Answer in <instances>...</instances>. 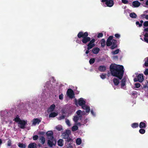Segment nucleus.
Returning a JSON list of instances; mask_svg holds the SVG:
<instances>
[{
  "label": "nucleus",
  "mask_w": 148,
  "mask_h": 148,
  "mask_svg": "<svg viewBox=\"0 0 148 148\" xmlns=\"http://www.w3.org/2000/svg\"><path fill=\"white\" fill-rule=\"evenodd\" d=\"M123 66L115 64H112L110 66V70L111 75L119 79H121L123 75Z\"/></svg>",
  "instance_id": "f257e3e1"
},
{
  "label": "nucleus",
  "mask_w": 148,
  "mask_h": 148,
  "mask_svg": "<svg viewBox=\"0 0 148 148\" xmlns=\"http://www.w3.org/2000/svg\"><path fill=\"white\" fill-rule=\"evenodd\" d=\"M113 37L112 36H109L107 39L106 42V46L107 47L110 46V49L112 50L117 48L118 47L117 40L113 39Z\"/></svg>",
  "instance_id": "f03ea898"
},
{
  "label": "nucleus",
  "mask_w": 148,
  "mask_h": 148,
  "mask_svg": "<svg viewBox=\"0 0 148 148\" xmlns=\"http://www.w3.org/2000/svg\"><path fill=\"white\" fill-rule=\"evenodd\" d=\"M88 34L87 32L84 33L82 32H80L77 34V36L79 38H82V42L83 44H86L91 39L90 37H88Z\"/></svg>",
  "instance_id": "7ed1b4c3"
},
{
  "label": "nucleus",
  "mask_w": 148,
  "mask_h": 148,
  "mask_svg": "<svg viewBox=\"0 0 148 148\" xmlns=\"http://www.w3.org/2000/svg\"><path fill=\"white\" fill-rule=\"evenodd\" d=\"M136 77V78L134 79V82L138 81L140 82H142L144 79L143 75V74H140Z\"/></svg>",
  "instance_id": "20e7f679"
},
{
  "label": "nucleus",
  "mask_w": 148,
  "mask_h": 148,
  "mask_svg": "<svg viewBox=\"0 0 148 148\" xmlns=\"http://www.w3.org/2000/svg\"><path fill=\"white\" fill-rule=\"evenodd\" d=\"M95 41V39L94 38H93L89 41V43L87 45V49H90L95 46V44L94 43Z\"/></svg>",
  "instance_id": "39448f33"
},
{
  "label": "nucleus",
  "mask_w": 148,
  "mask_h": 148,
  "mask_svg": "<svg viewBox=\"0 0 148 148\" xmlns=\"http://www.w3.org/2000/svg\"><path fill=\"white\" fill-rule=\"evenodd\" d=\"M67 96L70 98L72 99L74 97L75 94L73 90L71 88H69L66 92Z\"/></svg>",
  "instance_id": "423d86ee"
},
{
  "label": "nucleus",
  "mask_w": 148,
  "mask_h": 148,
  "mask_svg": "<svg viewBox=\"0 0 148 148\" xmlns=\"http://www.w3.org/2000/svg\"><path fill=\"white\" fill-rule=\"evenodd\" d=\"M27 122L24 120H21L18 123V124L20 125H18V126L20 128L24 129L25 128V126L27 124Z\"/></svg>",
  "instance_id": "0eeeda50"
},
{
  "label": "nucleus",
  "mask_w": 148,
  "mask_h": 148,
  "mask_svg": "<svg viewBox=\"0 0 148 148\" xmlns=\"http://www.w3.org/2000/svg\"><path fill=\"white\" fill-rule=\"evenodd\" d=\"M71 134V131L69 130H66L65 132L62 134L63 138L64 139H66L68 138L70 134Z\"/></svg>",
  "instance_id": "6e6552de"
},
{
  "label": "nucleus",
  "mask_w": 148,
  "mask_h": 148,
  "mask_svg": "<svg viewBox=\"0 0 148 148\" xmlns=\"http://www.w3.org/2000/svg\"><path fill=\"white\" fill-rule=\"evenodd\" d=\"M46 134L48 139L51 140H52L54 138L53 136V133L52 131H48L46 133Z\"/></svg>",
  "instance_id": "1a4fd4ad"
},
{
  "label": "nucleus",
  "mask_w": 148,
  "mask_h": 148,
  "mask_svg": "<svg viewBox=\"0 0 148 148\" xmlns=\"http://www.w3.org/2000/svg\"><path fill=\"white\" fill-rule=\"evenodd\" d=\"M105 4L107 6L111 7L113 5L114 3L112 0H108Z\"/></svg>",
  "instance_id": "9d476101"
},
{
  "label": "nucleus",
  "mask_w": 148,
  "mask_h": 148,
  "mask_svg": "<svg viewBox=\"0 0 148 148\" xmlns=\"http://www.w3.org/2000/svg\"><path fill=\"white\" fill-rule=\"evenodd\" d=\"M41 120L38 118H35L32 120V125H36L37 124H38L40 122Z\"/></svg>",
  "instance_id": "9b49d317"
},
{
  "label": "nucleus",
  "mask_w": 148,
  "mask_h": 148,
  "mask_svg": "<svg viewBox=\"0 0 148 148\" xmlns=\"http://www.w3.org/2000/svg\"><path fill=\"white\" fill-rule=\"evenodd\" d=\"M51 140H48L47 141V144L49 145V146L50 147H52L53 146L55 145V144L54 143V141H55L56 143V141L53 138V139L51 141Z\"/></svg>",
  "instance_id": "f8f14e48"
},
{
  "label": "nucleus",
  "mask_w": 148,
  "mask_h": 148,
  "mask_svg": "<svg viewBox=\"0 0 148 148\" xmlns=\"http://www.w3.org/2000/svg\"><path fill=\"white\" fill-rule=\"evenodd\" d=\"M78 104L80 106L84 105L86 103V101L84 100L83 98H80L78 100Z\"/></svg>",
  "instance_id": "ddd939ff"
},
{
  "label": "nucleus",
  "mask_w": 148,
  "mask_h": 148,
  "mask_svg": "<svg viewBox=\"0 0 148 148\" xmlns=\"http://www.w3.org/2000/svg\"><path fill=\"white\" fill-rule=\"evenodd\" d=\"M132 5L134 7H138L140 5V3L137 1H134L132 2Z\"/></svg>",
  "instance_id": "4468645a"
},
{
  "label": "nucleus",
  "mask_w": 148,
  "mask_h": 148,
  "mask_svg": "<svg viewBox=\"0 0 148 148\" xmlns=\"http://www.w3.org/2000/svg\"><path fill=\"white\" fill-rule=\"evenodd\" d=\"M100 51V49L98 47L94 48L92 50V52L95 54H97Z\"/></svg>",
  "instance_id": "2eb2a0df"
},
{
  "label": "nucleus",
  "mask_w": 148,
  "mask_h": 148,
  "mask_svg": "<svg viewBox=\"0 0 148 148\" xmlns=\"http://www.w3.org/2000/svg\"><path fill=\"white\" fill-rule=\"evenodd\" d=\"M55 105L54 104H52L48 109V112H52L53 111L55 108Z\"/></svg>",
  "instance_id": "dca6fc26"
},
{
  "label": "nucleus",
  "mask_w": 148,
  "mask_h": 148,
  "mask_svg": "<svg viewBox=\"0 0 148 148\" xmlns=\"http://www.w3.org/2000/svg\"><path fill=\"white\" fill-rule=\"evenodd\" d=\"M98 69L101 72H104L106 70V67L104 66H99Z\"/></svg>",
  "instance_id": "f3484780"
},
{
  "label": "nucleus",
  "mask_w": 148,
  "mask_h": 148,
  "mask_svg": "<svg viewBox=\"0 0 148 148\" xmlns=\"http://www.w3.org/2000/svg\"><path fill=\"white\" fill-rule=\"evenodd\" d=\"M37 145L34 143H30L28 146V148H36Z\"/></svg>",
  "instance_id": "a211bd4d"
},
{
  "label": "nucleus",
  "mask_w": 148,
  "mask_h": 148,
  "mask_svg": "<svg viewBox=\"0 0 148 148\" xmlns=\"http://www.w3.org/2000/svg\"><path fill=\"white\" fill-rule=\"evenodd\" d=\"M113 81L115 86H117L119 85V79L116 78H114L113 79Z\"/></svg>",
  "instance_id": "6ab92c4d"
},
{
  "label": "nucleus",
  "mask_w": 148,
  "mask_h": 148,
  "mask_svg": "<svg viewBox=\"0 0 148 148\" xmlns=\"http://www.w3.org/2000/svg\"><path fill=\"white\" fill-rule=\"evenodd\" d=\"M40 143L42 144H44L45 141V138L43 136H41L40 137Z\"/></svg>",
  "instance_id": "aec40b11"
},
{
  "label": "nucleus",
  "mask_w": 148,
  "mask_h": 148,
  "mask_svg": "<svg viewBox=\"0 0 148 148\" xmlns=\"http://www.w3.org/2000/svg\"><path fill=\"white\" fill-rule=\"evenodd\" d=\"M58 114L57 113L55 112H52L49 115V118L54 117Z\"/></svg>",
  "instance_id": "412c9836"
},
{
  "label": "nucleus",
  "mask_w": 148,
  "mask_h": 148,
  "mask_svg": "<svg viewBox=\"0 0 148 148\" xmlns=\"http://www.w3.org/2000/svg\"><path fill=\"white\" fill-rule=\"evenodd\" d=\"M126 82V79L125 78H123L121 80V88H122L125 85Z\"/></svg>",
  "instance_id": "4be33fe9"
},
{
  "label": "nucleus",
  "mask_w": 148,
  "mask_h": 148,
  "mask_svg": "<svg viewBox=\"0 0 148 148\" xmlns=\"http://www.w3.org/2000/svg\"><path fill=\"white\" fill-rule=\"evenodd\" d=\"M146 127L145 124L143 122H141L139 124V127L141 128H145Z\"/></svg>",
  "instance_id": "5701e85b"
},
{
  "label": "nucleus",
  "mask_w": 148,
  "mask_h": 148,
  "mask_svg": "<svg viewBox=\"0 0 148 148\" xmlns=\"http://www.w3.org/2000/svg\"><path fill=\"white\" fill-rule=\"evenodd\" d=\"M80 118H81L77 115L75 116H74L73 120L75 123H76Z\"/></svg>",
  "instance_id": "b1692460"
},
{
  "label": "nucleus",
  "mask_w": 148,
  "mask_h": 148,
  "mask_svg": "<svg viewBox=\"0 0 148 148\" xmlns=\"http://www.w3.org/2000/svg\"><path fill=\"white\" fill-rule=\"evenodd\" d=\"M105 40L103 38L101 40V45L103 48L105 46Z\"/></svg>",
  "instance_id": "393cba45"
},
{
  "label": "nucleus",
  "mask_w": 148,
  "mask_h": 148,
  "mask_svg": "<svg viewBox=\"0 0 148 148\" xmlns=\"http://www.w3.org/2000/svg\"><path fill=\"white\" fill-rule=\"evenodd\" d=\"M18 146L21 148H25L26 147V145L25 144H24L23 143H19L18 144Z\"/></svg>",
  "instance_id": "a878e982"
},
{
  "label": "nucleus",
  "mask_w": 148,
  "mask_h": 148,
  "mask_svg": "<svg viewBox=\"0 0 148 148\" xmlns=\"http://www.w3.org/2000/svg\"><path fill=\"white\" fill-rule=\"evenodd\" d=\"M58 146L62 147L63 145V141L62 139L59 140L58 142Z\"/></svg>",
  "instance_id": "bb28decb"
},
{
  "label": "nucleus",
  "mask_w": 148,
  "mask_h": 148,
  "mask_svg": "<svg viewBox=\"0 0 148 148\" xmlns=\"http://www.w3.org/2000/svg\"><path fill=\"white\" fill-rule=\"evenodd\" d=\"M131 126L133 128H136L138 127V123H134L131 125Z\"/></svg>",
  "instance_id": "cd10ccee"
},
{
  "label": "nucleus",
  "mask_w": 148,
  "mask_h": 148,
  "mask_svg": "<svg viewBox=\"0 0 148 148\" xmlns=\"http://www.w3.org/2000/svg\"><path fill=\"white\" fill-rule=\"evenodd\" d=\"M130 16L131 18H135L137 16V15L135 13L132 12L130 14Z\"/></svg>",
  "instance_id": "c85d7f7f"
},
{
  "label": "nucleus",
  "mask_w": 148,
  "mask_h": 148,
  "mask_svg": "<svg viewBox=\"0 0 148 148\" xmlns=\"http://www.w3.org/2000/svg\"><path fill=\"white\" fill-rule=\"evenodd\" d=\"M56 128L58 131H60L62 130V126L61 125H58L56 126Z\"/></svg>",
  "instance_id": "c756f323"
},
{
  "label": "nucleus",
  "mask_w": 148,
  "mask_h": 148,
  "mask_svg": "<svg viewBox=\"0 0 148 148\" xmlns=\"http://www.w3.org/2000/svg\"><path fill=\"white\" fill-rule=\"evenodd\" d=\"M120 51V50L119 49H117L116 50L113 51L112 52V54L113 55L116 54H118Z\"/></svg>",
  "instance_id": "7c9ffc66"
},
{
  "label": "nucleus",
  "mask_w": 148,
  "mask_h": 148,
  "mask_svg": "<svg viewBox=\"0 0 148 148\" xmlns=\"http://www.w3.org/2000/svg\"><path fill=\"white\" fill-rule=\"evenodd\" d=\"M82 143L81 139L80 138H77L76 140V143L78 145H80Z\"/></svg>",
  "instance_id": "2f4dec72"
},
{
  "label": "nucleus",
  "mask_w": 148,
  "mask_h": 148,
  "mask_svg": "<svg viewBox=\"0 0 148 148\" xmlns=\"http://www.w3.org/2000/svg\"><path fill=\"white\" fill-rule=\"evenodd\" d=\"M78 127L77 126L75 125L73 126L72 128V131H75L78 130Z\"/></svg>",
  "instance_id": "473e14b6"
},
{
  "label": "nucleus",
  "mask_w": 148,
  "mask_h": 148,
  "mask_svg": "<svg viewBox=\"0 0 148 148\" xmlns=\"http://www.w3.org/2000/svg\"><path fill=\"white\" fill-rule=\"evenodd\" d=\"M82 112L80 110H79L77 111L76 112L77 116L81 117V118L82 117V116L81 114V113Z\"/></svg>",
  "instance_id": "72a5a7b5"
},
{
  "label": "nucleus",
  "mask_w": 148,
  "mask_h": 148,
  "mask_svg": "<svg viewBox=\"0 0 148 148\" xmlns=\"http://www.w3.org/2000/svg\"><path fill=\"white\" fill-rule=\"evenodd\" d=\"M14 120L15 122H18V123L21 120V119L19 117H16L14 118Z\"/></svg>",
  "instance_id": "f704fd0d"
},
{
  "label": "nucleus",
  "mask_w": 148,
  "mask_h": 148,
  "mask_svg": "<svg viewBox=\"0 0 148 148\" xmlns=\"http://www.w3.org/2000/svg\"><path fill=\"white\" fill-rule=\"evenodd\" d=\"M95 62V59L94 58H92L90 59L89 62L90 64H93Z\"/></svg>",
  "instance_id": "c9c22d12"
},
{
  "label": "nucleus",
  "mask_w": 148,
  "mask_h": 148,
  "mask_svg": "<svg viewBox=\"0 0 148 148\" xmlns=\"http://www.w3.org/2000/svg\"><path fill=\"white\" fill-rule=\"evenodd\" d=\"M139 132L140 133L143 134L145 133V131L144 129H140L139 130Z\"/></svg>",
  "instance_id": "e433bc0d"
},
{
  "label": "nucleus",
  "mask_w": 148,
  "mask_h": 148,
  "mask_svg": "<svg viewBox=\"0 0 148 148\" xmlns=\"http://www.w3.org/2000/svg\"><path fill=\"white\" fill-rule=\"evenodd\" d=\"M66 141L67 142H71L73 141L72 139L70 137H68V138H66Z\"/></svg>",
  "instance_id": "4c0bfd02"
},
{
  "label": "nucleus",
  "mask_w": 148,
  "mask_h": 148,
  "mask_svg": "<svg viewBox=\"0 0 148 148\" xmlns=\"http://www.w3.org/2000/svg\"><path fill=\"white\" fill-rule=\"evenodd\" d=\"M100 76L101 79H104L106 78V74H102L100 75Z\"/></svg>",
  "instance_id": "58836bf2"
},
{
  "label": "nucleus",
  "mask_w": 148,
  "mask_h": 148,
  "mask_svg": "<svg viewBox=\"0 0 148 148\" xmlns=\"http://www.w3.org/2000/svg\"><path fill=\"white\" fill-rule=\"evenodd\" d=\"M144 65L146 67L148 66V57L147 58V59L145 61Z\"/></svg>",
  "instance_id": "ea45409f"
},
{
  "label": "nucleus",
  "mask_w": 148,
  "mask_h": 148,
  "mask_svg": "<svg viewBox=\"0 0 148 148\" xmlns=\"http://www.w3.org/2000/svg\"><path fill=\"white\" fill-rule=\"evenodd\" d=\"M135 87L136 88H139V87H140V83H136L135 84Z\"/></svg>",
  "instance_id": "a19ab883"
},
{
  "label": "nucleus",
  "mask_w": 148,
  "mask_h": 148,
  "mask_svg": "<svg viewBox=\"0 0 148 148\" xmlns=\"http://www.w3.org/2000/svg\"><path fill=\"white\" fill-rule=\"evenodd\" d=\"M38 137V136L37 135H35L33 137V140H37Z\"/></svg>",
  "instance_id": "79ce46f5"
},
{
  "label": "nucleus",
  "mask_w": 148,
  "mask_h": 148,
  "mask_svg": "<svg viewBox=\"0 0 148 148\" xmlns=\"http://www.w3.org/2000/svg\"><path fill=\"white\" fill-rule=\"evenodd\" d=\"M66 124L68 125L69 126H71V125L70 121L68 119H66Z\"/></svg>",
  "instance_id": "37998d69"
},
{
  "label": "nucleus",
  "mask_w": 148,
  "mask_h": 148,
  "mask_svg": "<svg viewBox=\"0 0 148 148\" xmlns=\"http://www.w3.org/2000/svg\"><path fill=\"white\" fill-rule=\"evenodd\" d=\"M86 113H89L90 111V108L89 106H88L87 107H86Z\"/></svg>",
  "instance_id": "c03bdc74"
},
{
  "label": "nucleus",
  "mask_w": 148,
  "mask_h": 148,
  "mask_svg": "<svg viewBox=\"0 0 148 148\" xmlns=\"http://www.w3.org/2000/svg\"><path fill=\"white\" fill-rule=\"evenodd\" d=\"M7 145L8 146H10L11 145V140L9 139L7 142Z\"/></svg>",
  "instance_id": "a18cd8bd"
},
{
  "label": "nucleus",
  "mask_w": 148,
  "mask_h": 148,
  "mask_svg": "<svg viewBox=\"0 0 148 148\" xmlns=\"http://www.w3.org/2000/svg\"><path fill=\"white\" fill-rule=\"evenodd\" d=\"M103 34L102 33H99L97 35V37L98 38H101L103 37Z\"/></svg>",
  "instance_id": "49530a36"
},
{
  "label": "nucleus",
  "mask_w": 148,
  "mask_h": 148,
  "mask_svg": "<svg viewBox=\"0 0 148 148\" xmlns=\"http://www.w3.org/2000/svg\"><path fill=\"white\" fill-rule=\"evenodd\" d=\"M65 117V115H62L59 117V119L60 120H61L62 119H64Z\"/></svg>",
  "instance_id": "de8ad7c7"
},
{
  "label": "nucleus",
  "mask_w": 148,
  "mask_h": 148,
  "mask_svg": "<svg viewBox=\"0 0 148 148\" xmlns=\"http://www.w3.org/2000/svg\"><path fill=\"white\" fill-rule=\"evenodd\" d=\"M143 25L145 27L148 26V21H145L143 23Z\"/></svg>",
  "instance_id": "09e8293b"
},
{
  "label": "nucleus",
  "mask_w": 148,
  "mask_h": 148,
  "mask_svg": "<svg viewBox=\"0 0 148 148\" xmlns=\"http://www.w3.org/2000/svg\"><path fill=\"white\" fill-rule=\"evenodd\" d=\"M122 2L125 4L128 3V1L127 0H121Z\"/></svg>",
  "instance_id": "8fccbe9b"
},
{
  "label": "nucleus",
  "mask_w": 148,
  "mask_h": 148,
  "mask_svg": "<svg viewBox=\"0 0 148 148\" xmlns=\"http://www.w3.org/2000/svg\"><path fill=\"white\" fill-rule=\"evenodd\" d=\"M63 95L62 94H61L59 95V99L60 100H62L63 98Z\"/></svg>",
  "instance_id": "3c124183"
},
{
  "label": "nucleus",
  "mask_w": 148,
  "mask_h": 148,
  "mask_svg": "<svg viewBox=\"0 0 148 148\" xmlns=\"http://www.w3.org/2000/svg\"><path fill=\"white\" fill-rule=\"evenodd\" d=\"M114 36L115 37L117 38H119L120 37V35L118 34H115L114 35Z\"/></svg>",
  "instance_id": "603ef678"
},
{
  "label": "nucleus",
  "mask_w": 148,
  "mask_h": 148,
  "mask_svg": "<svg viewBox=\"0 0 148 148\" xmlns=\"http://www.w3.org/2000/svg\"><path fill=\"white\" fill-rule=\"evenodd\" d=\"M136 25H138V26L140 27L142 26V24L141 23H140L138 21H136Z\"/></svg>",
  "instance_id": "864d4df0"
},
{
  "label": "nucleus",
  "mask_w": 148,
  "mask_h": 148,
  "mask_svg": "<svg viewBox=\"0 0 148 148\" xmlns=\"http://www.w3.org/2000/svg\"><path fill=\"white\" fill-rule=\"evenodd\" d=\"M144 73L145 75H148V69H146Z\"/></svg>",
  "instance_id": "5fc2aeb1"
},
{
  "label": "nucleus",
  "mask_w": 148,
  "mask_h": 148,
  "mask_svg": "<svg viewBox=\"0 0 148 148\" xmlns=\"http://www.w3.org/2000/svg\"><path fill=\"white\" fill-rule=\"evenodd\" d=\"M144 41L145 42L148 43V38L144 37Z\"/></svg>",
  "instance_id": "6e6d98bb"
},
{
  "label": "nucleus",
  "mask_w": 148,
  "mask_h": 148,
  "mask_svg": "<svg viewBox=\"0 0 148 148\" xmlns=\"http://www.w3.org/2000/svg\"><path fill=\"white\" fill-rule=\"evenodd\" d=\"M82 107V108L84 110H85L86 108V107H87L88 106H87L85 105V104L84 105H82V106H81Z\"/></svg>",
  "instance_id": "4d7b16f0"
},
{
  "label": "nucleus",
  "mask_w": 148,
  "mask_h": 148,
  "mask_svg": "<svg viewBox=\"0 0 148 148\" xmlns=\"http://www.w3.org/2000/svg\"><path fill=\"white\" fill-rule=\"evenodd\" d=\"M39 134L40 135H44L45 134V132L43 131H42L41 132H40L39 133Z\"/></svg>",
  "instance_id": "13d9d810"
},
{
  "label": "nucleus",
  "mask_w": 148,
  "mask_h": 148,
  "mask_svg": "<svg viewBox=\"0 0 148 148\" xmlns=\"http://www.w3.org/2000/svg\"><path fill=\"white\" fill-rule=\"evenodd\" d=\"M113 59L115 60H118V56H113Z\"/></svg>",
  "instance_id": "bf43d9fd"
},
{
  "label": "nucleus",
  "mask_w": 148,
  "mask_h": 148,
  "mask_svg": "<svg viewBox=\"0 0 148 148\" xmlns=\"http://www.w3.org/2000/svg\"><path fill=\"white\" fill-rule=\"evenodd\" d=\"M137 92L135 91H134L132 92V95H137Z\"/></svg>",
  "instance_id": "052dcab7"
},
{
  "label": "nucleus",
  "mask_w": 148,
  "mask_h": 148,
  "mask_svg": "<svg viewBox=\"0 0 148 148\" xmlns=\"http://www.w3.org/2000/svg\"><path fill=\"white\" fill-rule=\"evenodd\" d=\"M145 14H142L141 15V18H145Z\"/></svg>",
  "instance_id": "680f3d73"
},
{
  "label": "nucleus",
  "mask_w": 148,
  "mask_h": 148,
  "mask_svg": "<svg viewBox=\"0 0 148 148\" xmlns=\"http://www.w3.org/2000/svg\"><path fill=\"white\" fill-rule=\"evenodd\" d=\"M144 37H145L148 38V33H146L144 35Z\"/></svg>",
  "instance_id": "e2e57ef3"
},
{
  "label": "nucleus",
  "mask_w": 148,
  "mask_h": 148,
  "mask_svg": "<svg viewBox=\"0 0 148 148\" xmlns=\"http://www.w3.org/2000/svg\"><path fill=\"white\" fill-rule=\"evenodd\" d=\"M91 112L92 115H95V114L92 110H91Z\"/></svg>",
  "instance_id": "0e129e2a"
},
{
  "label": "nucleus",
  "mask_w": 148,
  "mask_h": 148,
  "mask_svg": "<svg viewBox=\"0 0 148 148\" xmlns=\"http://www.w3.org/2000/svg\"><path fill=\"white\" fill-rule=\"evenodd\" d=\"M144 32H148V27L146 28H145L144 29Z\"/></svg>",
  "instance_id": "69168bd1"
},
{
  "label": "nucleus",
  "mask_w": 148,
  "mask_h": 148,
  "mask_svg": "<svg viewBox=\"0 0 148 148\" xmlns=\"http://www.w3.org/2000/svg\"><path fill=\"white\" fill-rule=\"evenodd\" d=\"M90 49H87V50L86 51V54H88L89 52V50Z\"/></svg>",
  "instance_id": "338daca9"
},
{
  "label": "nucleus",
  "mask_w": 148,
  "mask_h": 148,
  "mask_svg": "<svg viewBox=\"0 0 148 148\" xmlns=\"http://www.w3.org/2000/svg\"><path fill=\"white\" fill-rule=\"evenodd\" d=\"M145 18L147 20H148V15H145Z\"/></svg>",
  "instance_id": "774afa93"
}]
</instances>
